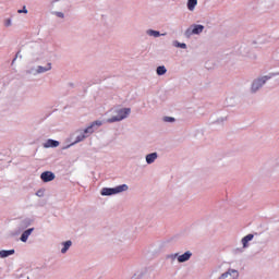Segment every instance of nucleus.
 <instances>
[{"label": "nucleus", "instance_id": "7", "mask_svg": "<svg viewBox=\"0 0 279 279\" xmlns=\"http://www.w3.org/2000/svg\"><path fill=\"white\" fill-rule=\"evenodd\" d=\"M238 278H239V270L229 268L218 279H238Z\"/></svg>", "mask_w": 279, "mask_h": 279}, {"label": "nucleus", "instance_id": "16", "mask_svg": "<svg viewBox=\"0 0 279 279\" xmlns=\"http://www.w3.org/2000/svg\"><path fill=\"white\" fill-rule=\"evenodd\" d=\"M16 251L13 250H2L0 251V258H8V256H13Z\"/></svg>", "mask_w": 279, "mask_h": 279}, {"label": "nucleus", "instance_id": "27", "mask_svg": "<svg viewBox=\"0 0 279 279\" xmlns=\"http://www.w3.org/2000/svg\"><path fill=\"white\" fill-rule=\"evenodd\" d=\"M54 15L58 16L59 19H64V13H62V12L56 11Z\"/></svg>", "mask_w": 279, "mask_h": 279}, {"label": "nucleus", "instance_id": "20", "mask_svg": "<svg viewBox=\"0 0 279 279\" xmlns=\"http://www.w3.org/2000/svg\"><path fill=\"white\" fill-rule=\"evenodd\" d=\"M173 47H177V49H186V44L185 43H180L178 40H174L172 43Z\"/></svg>", "mask_w": 279, "mask_h": 279}, {"label": "nucleus", "instance_id": "12", "mask_svg": "<svg viewBox=\"0 0 279 279\" xmlns=\"http://www.w3.org/2000/svg\"><path fill=\"white\" fill-rule=\"evenodd\" d=\"M146 162L147 165H154V162H156V160H158V153H150L148 155H146Z\"/></svg>", "mask_w": 279, "mask_h": 279}, {"label": "nucleus", "instance_id": "4", "mask_svg": "<svg viewBox=\"0 0 279 279\" xmlns=\"http://www.w3.org/2000/svg\"><path fill=\"white\" fill-rule=\"evenodd\" d=\"M132 112L131 108H120L116 110L117 116H113L107 120V123H117L119 121H123V119H128Z\"/></svg>", "mask_w": 279, "mask_h": 279}, {"label": "nucleus", "instance_id": "1", "mask_svg": "<svg viewBox=\"0 0 279 279\" xmlns=\"http://www.w3.org/2000/svg\"><path fill=\"white\" fill-rule=\"evenodd\" d=\"M101 125H104V123L100 120H96L92 122V124L87 126L85 130L76 131L77 135L75 141L69 144L68 146H65L64 149H69V147H73V145H77V143H82L85 138H88V136H90V134H93V132H95L97 128H101Z\"/></svg>", "mask_w": 279, "mask_h": 279}, {"label": "nucleus", "instance_id": "18", "mask_svg": "<svg viewBox=\"0 0 279 279\" xmlns=\"http://www.w3.org/2000/svg\"><path fill=\"white\" fill-rule=\"evenodd\" d=\"M187 10L190 12H194L195 8L197 7V0H187Z\"/></svg>", "mask_w": 279, "mask_h": 279}, {"label": "nucleus", "instance_id": "17", "mask_svg": "<svg viewBox=\"0 0 279 279\" xmlns=\"http://www.w3.org/2000/svg\"><path fill=\"white\" fill-rule=\"evenodd\" d=\"M32 226V219L26 218L20 222V230H25L26 228H29Z\"/></svg>", "mask_w": 279, "mask_h": 279}, {"label": "nucleus", "instance_id": "13", "mask_svg": "<svg viewBox=\"0 0 279 279\" xmlns=\"http://www.w3.org/2000/svg\"><path fill=\"white\" fill-rule=\"evenodd\" d=\"M33 231H34V228H29V229L25 230L22 233L20 241H22V243H27V240L29 239V235L32 234Z\"/></svg>", "mask_w": 279, "mask_h": 279}, {"label": "nucleus", "instance_id": "28", "mask_svg": "<svg viewBox=\"0 0 279 279\" xmlns=\"http://www.w3.org/2000/svg\"><path fill=\"white\" fill-rule=\"evenodd\" d=\"M20 51L15 54V58L12 60V64H14V62H16V58H19L20 57Z\"/></svg>", "mask_w": 279, "mask_h": 279}, {"label": "nucleus", "instance_id": "23", "mask_svg": "<svg viewBox=\"0 0 279 279\" xmlns=\"http://www.w3.org/2000/svg\"><path fill=\"white\" fill-rule=\"evenodd\" d=\"M165 123H175V118L166 116L163 117Z\"/></svg>", "mask_w": 279, "mask_h": 279}, {"label": "nucleus", "instance_id": "8", "mask_svg": "<svg viewBox=\"0 0 279 279\" xmlns=\"http://www.w3.org/2000/svg\"><path fill=\"white\" fill-rule=\"evenodd\" d=\"M40 180L46 183L53 182V180H56V173L51 171H45L40 174Z\"/></svg>", "mask_w": 279, "mask_h": 279}, {"label": "nucleus", "instance_id": "25", "mask_svg": "<svg viewBox=\"0 0 279 279\" xmlns=\"http://www.w3.org/2000/svg\"><path fill=\"white\" fill-rule=\"evenodd\" d=\"M4 26H5V27H11V26H12V19H7V20L4 21Z\"/></svg>", "mask_w": 279, "mask_h": 279}, {"label": "nucleus", "instance_id": "26", "mask_svg": "<svg viewBox=\"0 0 279 279\" xmlns=\"http://www.w3.org/2000/svg\"><path fill=\"white\" fill-rule=\"evenodd\" d=\"M19 14H27V8L26 7H23V9H20L17 11Z\"/></svg>", "mask_w": 279, "mask_h": 279}, {"label": "nucleus", "instance_id": "5", "mask_svg": "<svg viewBox=\"0 0 279 279\" xmlns=\"http://www.w3.org/2000/svg\"><path fill=\"white\" fill-rule=\"evenodd\" d=\"M205 27L202 24L191 25L184 33L185 38H191V36H199L204 32Z\"/></svg>", "mask_w": 279, "mask_h": 279}, {"label": "nucleus", "instance_id": "14", "mask_svg": "<svg viewBox=\"0 0 279 279\" xmlns=\"http://www.w3.org/2000/svg\"><path fill=\"white\" fill-rule=\"evenodd\" d=\"M147 36H151L153 38H160V36H167V34H160L159 31H154V29H147L146 31Z\"/></svg>", "mask_w": 279, "mask_h": 279}, {"label": "nucleus", "instance_id": "22", "mask_svg": "<svg viewBox=\"0 0 279 279\" xmlns=\"http://www.w3.org/2000/svg\"><path fill=\"white\" fill-rule=\"evenodd\" d=\"M167 260H171V263L175 262V258L178 260V253L169 254L166 256Z\"/></svg>", "mask_w": 279, "mask_h": 279}, {"label": "nucleus", "instance_id": "10", "mask_svg": "<svg viewBox=\"0 0 279 279\" xmlns=\"http://www.w3.org/2000/svg\"><path fill=\"white\" fill-rule=\"evenodd\" d=\"M191 256H193V253H191V251H186L182 255L178 253V263H187V260H191Z\"/></svg>", "mask_w": 279, "mask_h": 279}, {"label": "nucleus", "instance_id": "21", "mask_svg": "<svg viewBox=\"0 0 279 279\" xmlns=\"http://www.w3.org/2000/svg\"><path fill=\"white\" fill-rule=\"evenodd\" d=\"M33 60H34V62H38L39 60H43V52L33 53Z\"/></svg>", "mask_w": 279, "mask_h": 279}, {"label": "nucleus", "instance_id": "19", "mask_svg": "<svg viewBox=\"0 0 279 279\" xmlns=\"http://www.w3.org/2000/svg\"><path fill=\"white\" fill-rule=\"evenodd\" d=\"M157 75H165L167 73V68L165 65H159L156 69Z\"/></svg>", "mask_w": 279, "mask_h": 279}, {"label": "nucleus", "instance_id": "11", "mask_svg": "<svg viewBox=\"0 0 279 279\" xmlns=\"http://www.w3.org/2000/svg\"><path fill=\"white\" fill-rule=\"evenodd\" d=\"M44 148L49 149L50 147H60V142L56 140H47L46 143H44Z\"/></svg>", "mask_w": 279, "mask_h": 279}, {"label": "nucleus", "instance_id": "6", "mask_svg": "<svg viewBox=\"0 0 279 279\" xmlns=\"http://www.w3.org/2000/svg\"><path fill=\"white\" fill-rule=\"evenodd\" d=\"M254 239V234L250 233L247 235H245L244 238H242L241 243H242V247L241 248H236L235 250V254L242 253L243 250H247V247H250V241H252Z\"/></svg>", "mask_w": 279, "mask_h": 279}, {"label": "nucleus", "instance_id": "29", "mask_svg": "<svg viewBox=\"0 0 279 279\" xmlns=\"http://www.w3.org/2000/svg\"><path fill=\"white\" fill-rule=\"evenodd\" d=\"M223 121H226V118H219L216 123H223Z\"/></svg>", "mask_w": 279, "mask_h": 279}, {"label": "nucleus", "instance_id": "24", "mask_svg": "<svg viewBox=\"0 0 279 279\" xmlns=\"http://www.w3.org/2000/svg\"><path fill=\"white\" fill-rule=\"evenodd\" d=\"M37 197H45V190L40 189L36 192Z\"/></svg>", "mask_w": 279, "mask_h": 279}, {"label": "nucleus", "instance_id": "2", "mask_svg": "<svg viewBox=\"0 0 279 279\" xmlns=\"http://www.w3.org/2000/svg\"><path fill=\"white\" fill-rule=\"evenodd\" d=\"M276 75H279V72L270 73L269 75L260 76L253 80L251 85V93L253 95H255V93H258V90H260V88H263V86L267 84V82H269L271 77H276Z\"/></svg>", "mask_w": 279, "mask_h": 279}, {"label": "nucleus", "instance_id": "9", "mask_svg": "<svg viewBox=\"0 0 279 279\" xmlns=\"http://www.w3.org/2000/svg\"><path fill=\"white\" fill-rule=\"evenodd\" d=\"M51 69H52L51 62H48V63L46 64V66L38 65V66L36 68V70H35V75H40V74H43V73H47V72L51 71Z\"/></svg>", "mask_w": 279, "mask_h": 279}, {"label": "nucleus", "instance_id": "15", "mask_svg": "<svg viewBox=\"0 0 279 279\" xmlns=\"http://www.w3.org/2000/svg\"><path fill=\"white\" fill-rule=\"evenodd\" d=\"M63 247L61 248V254H66L69 250L71 248V245H73V242L71 240H68L65 242H62Z\"/></svg>", "mask_w": 279, "mask_h": 279}, {"label": "nucleus", "instance_id": "3", "mask_svg": "<svg viewBox=\"0 0 279 279\" xmlns=\"http://www.w3.org/2000/svg\"><path fill=\"white\" fill-rule=\"evenodd\" d=\"M130 186L128 184L118 185L116 187H102L100 191V195L102 197H110L111 195H119V193H125L129 191Z\"/></svg>", "mask_w": 279, "mask_h": 279}]
</instances>
